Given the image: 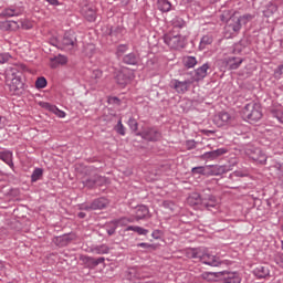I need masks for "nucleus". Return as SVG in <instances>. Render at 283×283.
<instances>
[{
  "label": "nucleus",
  "instance_id": "nucleus-1",
  "mask_svg": "<svg viewBox=\"0 0 283 283\" xmlns=\"http://www.w3.org/2000/svg\"><path fill=\"white\" fill-rule=\"evenodd\" d=\"M27 70L28 66H25V64H20L11 67L7 73V81H11L9 85L10 92H13V94H23V87L25 84L21 80V74Z\"/></svg>",
  "mask_w": 283,
  "mask_h": 283
},
{
  "label": "nucleus",
  "instance_id": "nucleus-2",
  "mask_svg": "<svg viewBox=\"0 0 283 283\" xmlns=\"http://www.w3.org/2000/svg\"><path fill=\"white\" fill-rule=\"evenodd\" d=\"M243 116L251 123H258L262 118V108L259 103L250 102L243 108Z\"/></svg>",
  "mask_w": 283,
  "mask_h": 283
},
{
  "label": "nucleus",
  "instance_id": "nucleus-3",
  "mask_svg": "<svg viewBox=\"0 0 283 283\" xmlns=\"http://www.w3.org/2000/svg\"><path fill=\"white\" fill-rule=\"evenodd\" d=\"M222 17H229L227 20V27L226 30L228 32H231V34H238L242 30V23L240 22V19L238 18V12L234 11L231 13V11H224Z\"/></svg>",
  "mask_w": 283,
  "mask_h": 283
},
{
  "label": "nucleus",
  "instance_id": "nucleus-4",
  "mask_svg": "<svg viewBox=\"0 0 283 283\" xmlns=\"http://www.w3.org/2000/svg\"><path fill=\"white\" fill-rule=\"evenodd\" d=\"M242 63H244V59L242 57L228 56L226 59L219 60L218 65L221 72H227V70H238Z\"/></svg>",
  "mask_w": 283,
  "mask_h": 283
},
{
  "label": "nucleus",
  "instance_id": "nucleus-5",
  "mask_svg": "<svg viewBox=\"0 0 283 283\" xmlns=\"http://www.w3.org/2000/svg\"><path fill=\"white\" fill-rule=\"evenodd\" d=\"M209 275H213V277H218L221 283H241L242 277L238 272L231 271H221V272H210Z\"/></svg>",
  "mask_w": 283,
  "mask_h": 283
},
{
  "label": "nucleus",
  "instance_id": "nucleus-6",
  "mask_svg": "<svg viewBox=\"0 0 283 283\" xmlns=\"http://www.w3.org/2000/svg\"><path fill=\"white\" fill-rule=\"evenodd\" d=\"M164 43L171 48V50H182L185 48V40H182V35L174 34V32L166 33L164 35Z\"/></svg>",
  "mask_w": 283,
  "mask_h": 283
},
{
  "label": "nucleus",
  "instance_id": "nucleus-7",
  "mask_svg": "<svg viewBox=\"0 0 283 283\" xmlns=\"http://www.w3.org/2000/svg\"><path fill=\"white\" fill-rule=\"evenodd\" d=\"M136 136H140L144 140L148 143H158L163 138V133L156 127L145 128L143 132L136 133Z\"/></svg>",
  "mask_w": 283,
  "mask_h": 283
},
{
  "label": "nucleus",
  "instance_id": "nucleus-8",
  "mask_svg": "<svg viewBox=\"0 0 283 283\" xmlns=\"http://www.w3.org/2000/svg\"><path fill=\"white\" fill-rule=\"evenodd\" d=\"M201 209H207V211H211L212 213L218 211V199L216 196L211 195L210 189L203 190V201Z\"/></svg>",
  "mask_w": 283,
  "mask_h": 283
},
{
  "label": "nucleus",
  "instance_id": "nucleus-9",
  "mask_svg": "<svg viewBox=\"0 0 283 283\" xmlns=\"http://www.w3.org/2000/svg\"><path fill=\"white\" fill-rule=\"evenodd\" d=\"M192 258H199L201 262H203V264H208V266H220V264H222V262L218 260L216 255H211L208 253L200 255V253H198L196 249L192 250Z\"/></svg>",
  "mask_w": 283,
  "mask_h": 283
},
{
  "label": "nucleus",
  "instance_id": "nucleus-10",
  "mask_svg": "<svg viewBox=\"0 0 283 283\" xmlns=\"http://www.w3.org/2000/svg\"><path fill=\"white\" fill-rule=\"evenodd\" d=\"M61 42L62 50H74L77 45L76 34L73 31H66Z\"/></svg>",
  "mask_w": 283,
  "mask_h": 283
},
{
  "label": "nucleus",
  "instance_id": "nucleus-11",
  "mask_svg": "<svg viewBox=\"0 0 283 283\" xmlns=\"http://www.w3.org/2000/svg\"><path fill=\"white\" fill-rule=\"evenodd\" d=\"M23 12H25V9H23V7L11 6L9 8L3 9L0 12V17L4 19H10L12 17H21Z\"/></svg>",
  "mask_w": 283,
  "mask_h": 283
},
{
  "label": "nucleus",
  "instance_id": "nucleus-12",
  "mask_svg": "<svg viewBox=\"0 0 283 283\" xmlns=\"http://www.w3.org/2000/svg\"><path fill=\"white\" fill-rule=\"evenodd\" d=\"M231 120H233V116L227 112H221L213 117V123L217 127H224V125H230Z\"/></svg>",
  "mask_w": 283,
  "mask_h": 283
},
{
  "label": "nucleus",
  "instance_id": "nucleus-13",
  "mask_svg": "<svg viewBox=\"0 0 283 283\" xmlns=\"http://www.w3.org/2000/svg\"><path fill=\"white\" fill-rule=\"evenodd\" d=\"M187 202L190 207H196V209H202V202H205V191L200 195L198 192H192Z\"/></svg>",
  "mask_w": 283,
  "mask_h": 283
},
{
  "label": "nucleus",
  "instance_id": "nucleus-14",
  "mask_svg": "<svg viewBox=\"0 0 283 283\" xmlns=\"http://www.w3.org/2000/svg\"><path fill=\"white\" fill-rule=\"evenodd\" d=\"M191 85V81L180 82L178 80H171L170 87L175 90L178 94H185L189 92V86Z\"/></svg>",
  "mask_w": 283,
  "mask_h": 283
},
{
  "label": "nucleus",
  "instance_id": "nucleus-15",
  "mask_svg": "<svg viewBox=\"0 0 283 283\" xmlns=\"http://www.w3.org/2000/svg\"><path fill=\"white\" fill-rule=\"evenodd\" d=\"M248 156H250L251 160H254V163H259V165H266V155L260 148L248 150Z\"/></svg>",
  "mask_w": 283,
  "mask_h": 283
},
{
  "label": "nucleus",
  "instance_id": "nucleus-16",
  "mask_svg": "<svg viewBox=\"0 0 283 283\" xmlns=\"http://www.w3.org/2000/svg\"><path fill=\"white\" fill-rule=\"evenodd\" d=\"M224 154H229V149L227 148H219L212 151L205 153L201 158L203 160H216L220 158V156H224Z\"/></svg>",
  "mask_w": 283,
  "mask_h": 283
},
{
  "label": "nucleus",
  "instance_id": "nucleus-17",
  "mask_svg": "<svg viewBox=\"0 0 283 283\" xmlns=\"http://www.w3.org/2000/svg\"><path fill=\"white\" fill-rule=\"evenodd\" d=\"M109 205V200L105 197H99L91 202V208L93 211H98L103 209H107Z\"/></svg>",
  "mask_w": 283,
  "mask_h": 283
},
{
  "label": "nucleus",
  "instance_id": "nucleus-18",
  "mask_svg": "<svg viewBox=\"0 0 283 283\" xmlns=\"http://www.w3.org/2000/svg\"><path fill=\"white\" fill-rule=\"evenodd\" d=\"M149 218V208L145 205L137 206L135 208V219L137 222L139 220H147Z\"/></svg>",
  "mask_w": 283,
  "mask_h": 283
},
{
  "label": "nucleus",
  "instance_id": "nucleus-19",
  "mask_svg": "<svg viewBox=\"0 0 283 283\" xmlns=\"http://www.w3.org/2000/svg\"><path fill=\"white\" fill-rule=\"evenodd\" d=\"M80 260H82L84 264H87V266H91V268L98 266L99 264H103V262H105V258L103 256L94 259L92 256L82 255L80 256Z\"/></svg>",
  "mask_w": 283,
  "mask_h": 283
},
{
  "label": "nucleus",
  "instance_id": "nucleus-20",
  "mask_svg": "<svg viewBox=\"0 0 283 283\" xmlns=\"http://www.w3.org/2000/svg\"><path fill=\"white\" fill-rule=\"evenodd\" d=\"M139 61L140 56L134 52L125 54L122 57V63H124V65H138Z\"/></svg>",
  "mask_w": 283,
  "mask_h": 283
},
{
  "label": "nucleus",
  "instance_id": "nucleus-21",
  "mask_svg": "<svg viewBox=\"0 0 283 283\" xmlns=\"http://www.w3.org/2000/svg\"><path fill=\"white\" fill-rule=\"evenodd\" d=\"M40 106H42L43 109H48L49 112L56 114L59 118H65V112L59 109V107H56L55 105H52L48 102H40Z\"/></svg>",
  "mask_w": 283,
  "mask_h": 283
},
{
  "label": "nucleus",
  "instance_id": "nucleus-22",
  "mask_svg": "<svg viewBox=\"0 0 283 283\" xmlns=\"http://www.w3.org/2000/svg\"><path fill=\"white\" fill-rule=\"evenodd\" d=\"M253 273L259 280H262L271 275V270H269V265H259L254 269Z\"/></svg>",
  "mask_w": 283,
  "mask_h": 283
},
{
  "label": "nucleus",
  "instance_id": "nucleus-23",
  "mask_svg": "<svg viewBox=\"0 0 283 283\" xmlns=\"http://www.w3.org/2000/svg\"><path fill=\"white\" fill-rule=\"evenodd\" d=\"M12 150L0 151V160H2V163H6V165H8L11 169H14V161H12Z\"/></svg>",
  "mask_w": 283,
  "mask_h": 283
},
{
  "label": "nucleus",
  "instance_id": "nucleus-24",
  "mask_svg": "<svg viewBox=\"0 0 283 283\" xmlns=\"http://www.w3.org/2000/svg\"><path fill=\"white\" fill-rule=\"evenodd\" d=\"M275 12H277V4L268 2L263 9V17H265V19H271Z\"/></svg>",
  "mask_w": 283,
  "mask_h": 283
},
{
  "label": "nucleus",
  "instance_id": "nucleus-25",
  "mask_svg": "<svg viewBox=\"0 0 283 283\" xmlns=\"http://www.w3.org/2000/svg\"><path fill=\"white\" fill-rule=\"evenodd\" d=\"M209 63H205L202 66L198 67L195 71L196 81H202V78L207 77V71L209 70Z\"/></svg>",
  "mask_w": 283,
  "mask_h": 283
},
{
  "label": "nucleus",
  "instance_id": "nucleus-26",
  "mask_svg": "<svg viewBox=\"0 0 283 283\" xmlns=\"http://www.w3.org/2000/svg\"><path fill=\"white\" fill-rule=\"evenodd\" d=\"M228 171H231V166H214L210 170V176H222V174H227Z\"/></svg>",
  "mask_w": 283,
  "mask_h": 283
},
{
  "label": "nucleus",
  "instance_id": "nucleus-27",
  "mask_svg": "<svg viewBox=\"0 0 283 283\" xmlns=\"http://www.w3.org/2000/svg\"><path fill=\"white\" fill-rule=\"evenodd\" d=\"M51 67H56V65H65L67 63V56L59 54L56 56L50 57Z\"/></svg>",
  "mask_w": 283,
  "mask_h": 283
},
{
  "label": "nucleus",
  "instance_id": "nucleus-28",
  "mask_svg": "<svg viewBox=\"0 0 283 283\" xmlns=\"http://www.w3.org/2000/svg\"><path fill=\"white\" fill-rule=\"evenodd\" d=\"M69 242H72V240L67 234L56 237L54 239V243L56 244V247H60V248L67 247Z\"/></svg>",
  "mask_w": 283,
  "mask_h": 283
},
{
  "label": "nucleus",
  "instance_id": "nucleus-29",
  "mask_svg": "<svg viewBox=\"0 0 283 283\" xmlns=\"http://www.w3.org/2000/svg\"><path fill=\"white\" fill-rule=\"evenodd\" d=\"M17 28H19V23L14 21L0 22V30H4L6 32H8V30H17Z\"/></svg>",
  "mask_w": 283,
  "mask_h": 283
},
{
  "label": "nucleus",
  "instance_id": "nucleus-30",
  "mask_svg": "<svg viewBox=\"0 0 283 283\" xmlns=\"http://www.w3.org/2000/svg\"><path fill=\"white\" fill-rule=\"evenodd\" d=\"M125 31V29H123L122 27H112L109 29V36H112L113 39H122L123 38V32Z\"/></svg>",
  "mask_w": 283,
  "mask_h": 283
},
{
  "label": "nucleus",
  "instance_id": "nucleus-31",
  "mask_svg": "<svg viewBox=\"0 0 283 283\" xmlns=\"http://www.w3.org/2000/svg\"><path fill=\"white\" fill-rule=\"evenodd\" d=\"M157 8L160 12H169L171 10V2L169 0H158Z\"/></svg>",
  "mask_w": 283,
  "mask_h": 283
},
{
  "label": "nucleus",
  "instance_id": "nucleus-32",
  "mask_svg": "<svg viewBox=\"0 0 283 283\" xmlns=\"http://www.w3.org/2000/svg\"><path fill=\"white\" fill-rule=\"evenodd\" d=\"M184 65L188 70H191V67H196V65H198V60L196 56H186L184 57Z\"/></svg>",
  "mask_w": 283,
  "mask_h": 283
},
{
  "label": "nucleus",
  "instance_id": "nucleus-33",
  "mask_svg": "<svg viewBox=\"0 0 283 283\" xmlns=\"http://www.w3.org/2000/svg\"><path fill=\"white\" fill-rule=\"evenodd\" d=\"M114 130L119 136H125V134L127 132V128H125V125H123V119L122 118H119L118 122H117V125L114 126Z\"/></svg>",
  "mask_w": 283,
  "mask_h": 283
},
{
  "label": "nucleus",
  "instance_id": "nucleus-34",
  "mask_svg": "<svg viewBox=\"0 0 283 283\" xmlns=\"http://www.w3.org/2000/svg\"><path fill=\"white\" fill-rule=\"evenodd\" d=\"M129 222H134V219L123 217L120 219L113 220L112 224H116L117 227H126V224H129Z\"/></svg>",
  "mask_w": 283,
  "mask_h": 283
},
{
  "label": "nucleus",
  "instance_id": "nucleus-35",
  "mask_svg": "<svg viewBox=\"0 0 283 283\" xmlns=\"http://www.w3.org/2000/svg\"><path fill=\"white\" fill-rule=\"evenodd\" d=\"M84 17L87 21L94 22L96 21V11L92 8H86L84 11Z\"/></svg>",
  "mask_w": 283,
  "mask_h": 283
},
{
  "label": "nucleus",
  "instance_id": "nucleus-36",
  "mask_svg": "<svg viewBox=\"0 0 283 283\" xmlns=\"http://www.w3.org/2000/svg\"><path fill=\"white\" fill-rule=\"evenodd\" d=\"M171 25L174 28H178L179 30H182V28H185V25H187V22H185V20L180 17H175L171 20Z\"/></svg>",
  "mask_w": 283,
  "mask_h": 283
},
{
  "label": "nucleus",
  "instance_id": "nucleus-37",
  "mask_svg": "<svg viewBox=\"0 0 283 283\" xmlns=\"http://www.w3.org/2000/svg\"><path fill=\"white\" fill-rule=\"evenodd\" d=\"M241 25H247V23L253 21L255 19V14L244 13L243 15L238 17Z\"/></svg>",
  "mask_w": 283,
  "mask_h": 283
},
{
  "label": "nucleus",
  "instance_id": "nucleus-38",
  "mask_svg": "<svg viewBox=\"0 0 283 283\" xmlns=\"http://www.w3.org/2000/svg\"><path fill=\"white\" fill-rule=\"evenodd\" d=\"M213 43V38L211 35H203L201 38L199 48L200 50H205V48H207V45H211Z\"/></svg>",
  "mask_w": 283,
  "mask_h": 283
},
{
  "label": "nucleus",
  "instance_id": "nucleus-39",
  "mask_svg": "<svg viewBox=\"0 0 283 283\" xmlns=\"http://www.w3.org/2000/svg\"><path fill=\"white\" fill-rule=\"evenodd\" d=\"M191 174L193 176H207L209 172H207V167L205 166H198V167H193L191 169Z\"/></svg>",
  "mask_w": 283,
  "mask_h": 283
},
{
  "label": "nucleus",
  "instance_id": "nucleus-40",
  "mask_svg": "<svg viewBox=\"0 0 283 283\" xmlns=\"http://www.w3.org/2000/svg\"><path fill=\"white\" fill-rule=\"evenodd\" d=\"M43 178V170L42 168H35L31 175V182H38Z\"/></svg>",
  "mask_w": 283,
  "mask_h": 283
},
{
  "label": "nucleus",
  "instance_id": "nucleus-41",
  "mask_svg": "<svg viewBox=\"0 0 283 283\" xmlns=\"http://www.w3.org/2000/svg\"><path fill=\"white\" fill-rule=\"evenodd\" d=\"M129 50V45L127 44H119L116 49V56L117 59H123L125 56V52Z\"/></svg>",
  "mask_w": 283,
  "mask_h": 283
},
{
  "label": "nucleus",
  "instance_id": "nucleus-42",
  "mask_svg": "<svg viewBox=\"0 0 283 283\" xmlns=\"http://www.w3.org/2000/svg\"><path fill=\"white\" fill-rule=\"evenodd\" d=\"M108 182H109V179L107 177L95 175L96 187H104V185H107Z\"/></svg>",
  "mask_w": 283,
  "mask_h": 283
},
{
  "label": "nucleus",
  "instance_id": "nucleus-43",
  "mask_svg": "<svg viewBox=\"0 0 283 283\" xmlns=\"http://www.w3.org/2000/svg\"><path fill=\"white\" fill-rule=\"evenodd\" d=\"M35 87L36 90H44V87H48V80L44 76L38 77L35 81Z\"/></svg>",
  "mask_w": 283,
  "mask_h": 283
},
{
  "label": "nucleus",
  "instance_id": "nucleus-44",
  "mask_svg": "<svg viewBox=\"0 0 283 283\" xmlns=\"http://www.w3.org/2000/svg\"><path fill=\"white\" fill-rule=\"evenodd\" d=\"M83 185L87 187V189H94V187H96V175L83 181Z\"/></svg>",
  "mask_w": 283,
  "mask_h": 283
},
{
  "label": "nucleus",
  "instance_id": "nucleus-45",
  "mask_svg": "<svg viewBox=\"0 0 283 283\" xmlns=\"http://www.w3.org/2000/svg\"><path fill=\"white\" fill-rule=\"evenodd\" d=\"M127 125L132 132H138V122L134 117H129Z\"/></svg>",
  "mask_w": 283,
  "mask_h": 283
},
{
  "label": "nucleus",
  "instance_id": "nucleus-46",
  "mask_svg": "<svg viewBox=\"0 0 283 283\" xmlns=\"http://www.w3.org/2000/svg\"><path fill=\"white\" fill-rule=\"evenodd\" d=\"M50 44L53 45L54 48H57L59 50H63V46H62V42L59 41L57 38H51L50 39Z\"/></svg>",
  "mask_w": 283,
  "mask_h": 283
},
{
  "label": "nucleus",
  "instance_id": "nucleus-47",
  "mask_svg": "<svg viewBox=\"0 0 283 283\" xmlns=\"http://www.w3.org/2000/svg\"><path fill=\"white\" fill-rule=\"evenodd\" d=\"M116 229H118V226H116V223H112L111 221L109 226H107L106 231L108 235H114L116 233Z\"/></svg>",
  "mask_w": 283,
  "mask_h": 283
},
{
  "label": "nucleus",
  "instance_id": "nucleus-48",
  "mask_svg": "<svg viewBox=\"0 0 283 283\" xmlns=\"http://www.w3.org/2000/svg\"><path fill=\"white\" fill-rule=\"evenodd\" d=\"M10 59H12V55H10V53H0V63H8V61H10Z\"/></svg>",
  "mask_w": 283,
  "mask_h": 283
},
{
  "label": "nucleus",
  "instance_id": "nucleus-49",
  "mask_svg": "<svg viewBox=\"0 0 283 283\" xmlns=\"http://www.w3.org/2000/svg\"><path fill=\"white\" fill-rule=\"evenodd\" d=\"M283 64H280L274 71V78H282Z\"/></svg>",
  "mask_w": 283,
  "mask_h": 283
},
{
  "label": "nucleus",
  "instance_id": "nucleus-50",
  "mask_svg": "<svg viewBox=\"0 0 283 283\" xmlns=\"http://www.w3.org/2000/svg\"><path fill=\"white\" fill-rule=\"evenodd\" d=\"M80 211H94V209L92 208V203L91 205H86V203H82L78 207Z\"/></svg>",
  "mask_w": 283,
  "mask_h": 283
},
{
  "label": "nucleus",
  "instance_id": "nucleus-51",
  "mask_svg": "<svg viewBox=\"0 0 283 283\" xmlns=\"http://www.w3.org/2000/svg\"><path fill=\"white\" fill-rule=\"evenodd\" d=\"M135 233H138V235H147V233H149V230L140 228L137 226V228H135Z\"/></svg>",
  "mask_w": 283,
  "mask_h": 283
},
{
  "label": "nucleus",
  "instance_id": "nucleus-52",
  "mask_svg": "<svg viewBox=\"0 0 283 283\" xmlns=\"http://www.w3.org/2000/svg\"><path fill=\"white\" fill-rule=\"evenodd\" d=\"M117 83H118L119 85H125V84H127V80H125V74L119 73V74L117 75Z\"/></svg>",
  "mask_w": 283,
  "mask_h": 283
},
{
  "label": "nucleus",
  "instance_id": "nucleus-53",
  "mask_svg": "<svg viewBox=\"0 0 283 283\" xmlns=\"http://www.w3.org/2000/svg\"><path fill=\"white\" fill-rule=\"evenodd\" d=\"M151 237L155 239V240H160V238H163V231L161 230H154L151 232Z\"/></svg>",
  "mask_w": 283,
  "mask_h": 283
},
{
  "label": "nucleus",
  "instance_id": "nucleus-54",
  "mask_svg": "<svg viewBox=\"0 0 283 283\" xmlns=\"http://www.w3.org/2000/svg\"><path fill=\"white\" fill-rule=\"evenodd\" d=\"M196 145H197V143L193 139H190V140L186 142L187 149H196Z\"/></svg>",
  "mask_w": 283,
  "mask_h": 283
},
{
  "label": "nucleus",
  "instance_id": "nucleus-55",
  "mask_svg": "<svg viewBox=\"0 0 283 283\" xmlns=\"http://www.w3.org/2000/svg\"><path fill=\"white\" fill-rule=\"evenodd\" d=\"M103 77V71L101 70H94L92 73V78H102Z\"/></svg>",
  "mask_w": 283,
  "mask_h": 283
},
{
  "label": "nucleus",
  "instance_id": "nucleus-56",
  "mask_svg": "<svg viewBox=\"0 0 283 283\" xmlns=\"http://www.w3.org/2000/svg\"><path fill=\"white\" fill-rule=\"evenodd\" d=\"M108 103L111 105H120V99L118 97H109Z\"/></svg>",
  "mask_w": 283,
  "mask_h": 283
},
{
  "label": "nucleus",
  "instance_id": "nucleus-57",
  "mask_svg": "<svg viewBox=\"0 0 283 283\" xmlns=\"http://www.w3.org/2000/svg\"><path fill=\"white\" fill-rule=\"evenodd\" d=\"M240 177H242V174L240 171H234L229 176L230 180H233V178H240Z\"/></svg>",
  "mask_w": 283,
  "mask_h": 283
},
{
  "label": "nucleus",
  "instance_id": "nucleus-58",
  "mask_svg": "<svg viewBox=\"0 0 283 283\" xmlns=\"http://www.w3.org/2000/svg\"><path fill=\"white\" fill-rule=\"evenodd\" d=\"M44 1H46L49 6H54V7L61 6V2H59V0H44Z\"/></svg>",
  "mask_w": 283,
  "mask_h": 283
},
{
  "label": "nucleus",
  "instance_id": "nucleus-59",
  "mask_svg": "<svg viewBox=\"0 0 283 283\" xmlns=\"http://www.w3.org/2000/svg\"><path fill=\"white\" fill-rule=\"evenodd\" d=\"M275 118L279 120V123L283 124V112H277L275 114Z\"/></svg>",
  "mask_w": 283,
  "mask_h": 283
},
{
  "label": "nucleus",
  "instance_id": "nucleus-60",
  "mask_svg": "<svg viewBox=\"0 0 283 283\" xmlns=\"http://www.w3.org/2000/svg\"><path fill=\"white\" fill-rule=\"evenodd\" d=\"M164 207H166L167 209H171V207H174V202H171V201H164Z\"/></svg>",
  "mask_w": 283,
  "mask_h": 283
},
{
  "label": "nucleus",
  "instance_id": "nucleus-61",
  "mask_svg": "<svg viewBox=\"0 0 283 283\" xmlns=\"http://www.w3.org/2000/svg\"><path fill=\"white\" fill-rule=\"evenodd\" d=\"M137 227H138V226H128V227L126 228V231H134V232H136Z\"/></svg>",
  "mask_w": 283,
  "mask_h": 283
},
{
  "label": "nucleus",
  "instance_id": "nucleus-62",
  "mask_svg": "<svg viewBox=\"0 0 283 283\" xmlns=\"http://www.w3.org/2000/svg\"><path fill=\"white\" fill-rule=\"evenodd\" d=\"M277 264H280V266H282V269H283V254L280 255Z\"/></svg>",
  "mask_w": 283,
  "mask_h": 283
},
{
  "label": "nucleus",
  "instance_id": "nucleus-63",
  "mask_svg": "<svg viewBox=\"0 0 283 283\" xmlns=\"http://www.w3.org/2000/svg\"><path fill=\"white\" fill-rule=\"evenodd\" d=\"M87 214L85 212H78L77 213V218H81V219L85 218Z\"/></svg>",
  "mask_w": 283,
  "mask_h": 283
},
{
  "label": "nucleus",
  "instance_id": "nucleus-64",
  "mask_svg": "<svg viewBox=\"0 0 283 283\" xmlns=\"http://www.w3.org/2000/svg\"><path fill=\"white\" fill-rule=\"evenodd\" d=\"M96 252L105 254V253H109V250H107V249H105V250H96Z\"/></svg>",
  "mask_w": 283,
  "mask_h": 283
}]
</instances>
